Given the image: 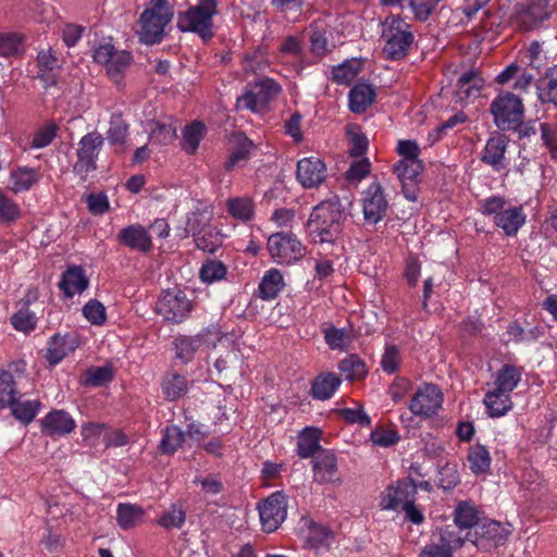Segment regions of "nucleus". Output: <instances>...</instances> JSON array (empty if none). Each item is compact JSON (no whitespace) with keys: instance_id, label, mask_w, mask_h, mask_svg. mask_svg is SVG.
Listing matches in <instances>:
<instances>
[{"instance_id":"a211bd4d","label":"nucleus","mask_w":557,"mask_h":557,"mask_svg":"<svg viewBox=\"0 0 557 557\" xmlns=\"http://www.w3.org/2000/svg\"><path fill=\"white\" fill-rule=\"evenodd\" d=\"M280 92V87L271 79L257 84L252 90L246 91L237 99V106L252 112L265 109L270 96Z\"/></svg>"},{"instance_id":"423d86ee","label":"nucleus","mask_w":557,"mask_h":557,"mask_svg":"<svg viewBox=\"0 0 557 557\" xmlns=\"http://www.w3.org/2000/svg\"><path fill=\"white\" fill-rule=\"evenodd\" d=\"M193 301L186 293L178 288H169L163 290L156 304V312L170 323H182L185 321L191 310Z\"/></svg>"},{"instance_id":"37998d69","label":"nucleus","mask_w":557,"mask_h":557,"mask_svg":"<svg viewBox=\"0 0 557 557\" xmlns=\"http://www.w3.org/2000/svg\"><path fill=\"white\" fill-rule=\"evenodd\" d=\"M346 134L350 144L349 154L354 158L363 157L369 148L368 137L358 124H349L346 127Z\"/></svg>"},{"instance_id":"473e14b6","label":"nucleus","mask_w":557,"mask_h":557,"mask_svg":"<svg viewBox=\"0 0 557 557\" xmlns=\"http://www.w3.org/2000/svg\"><path fill=\"white\" fill-rule=\"evenodd\" d=\"M206 133L207 127L201 121L196 120L186 125L183 128L182 149L188 154H194L200 141L205 138Z\"/></svg>"},{"instance_id":"69168bd1","label":"nucleus","mask_w":557,"mask_h":557,"mask_svg":"<svg viewBox=\"0 0 557 557\" xmlns=\"http://www.w3.org/2000/svg\"><path fill=\"white\" fill-rule=\"evenodd\" d=\"M341 418L349 424H359L360 426H370L371 419L363 410L359 408H343L338 410Z\"/></svg>"},{"instance_id":"4d7b16f0","label":"nucleus","mask_w":557,"mask_h":557,"mask_svg":"<svg viewBox=\"0 0 557 557\" xmlns=\"http://www.w3.org/2000/svg\"><path fill=\"white\" fill-rule=\"evenodd\" d=\"M400 350L396 345H386L381 358V368L387 374H393L400 367Z\"/></svg>"},{"instance_id":"de8ad7c7","label":"nucleus","mask_w":557,"mask_h":557,"mask_svg":"<svg viewBox=\"0 0 557 557\" xmlns=\"http://www.w3.org/2000/svg\"><path fill=\"white\" fill-rule=\"evenodd\" d=\"M186 520V509L181 503L172 504L158 519V524L162 528L181 529Z\"/></svg>"},{"instance_id":"9d476101","label":"nucleus","mask_w":557,"mask_h":557,"mask_svg":"<svg viewBox=\"0 0 557 557\" xmlns=\"http://www.w3.org/2000/svg\"><path fill=\"white\" fill-rule=\"evenodd\" d=\"M443 400V393L437 385L423 383L414 391L408 408L417 417L431 418L437 414Z\"/></svg>"},{"instance_id":"58836bf2","label":"nucleus","mask_w":557,"mask_h":557,"mask_svg":"<svg viewBox=\"0 0 557 557\" xmlns=\"http://www.w3.org/2000/svg\"><path fill=\"white\" fill-rule=\"evenodd\" d=\"M25 36L17 32L0 33V57H21L24 52Z\"/></svg>"},{"instance_id":"a878e982","label":"nucleus","mask_w":557,"mask_h":557,"mask_svg":"<svg viewBox=\"0 0 557 557\" xmlns=\"http://www.w3.org/2000/svg\"><path fill=\"white\" fill-rule=\"evenodd\" d=\"M89 281L84 270L78 265L70 267L59 282V288L65 297L72 298L75 294L83 293L88 287Z\"/></svg>"},{"instance_id":"7ed1b4c3","label":"nucleus","mask_w":557,"mask_h":557,"mask_svg":"<svg viewBox=\"0 0 557 557\" xmlns=\"http://www.w3.org/2000/svg\"><path fill=\"white\" fill-rule=\"evenodd\" d=\"M150 4L138 20V38L145 45L161 42L165 36L164 29L174 16V9L168 0H150Z\"/></svg>"},{"instance_id":"864d4df0","label":"nucleus","mask_w":557,"mask_h":557,"mask_svg":"<svg viewBox=\"0 0 557 557\" xmlns=\"http://www.w3.org/2000/svg\"><path fill=\"white\" fill-rule=\"evenodd\" d=\"M72 348V346H67L65 337L54 335L49 344L46 358L50 364L54 366L59 363Z\"/></svg>"},{"instance_id":"0eeeda50","label":"nucleus","mask_w":557,"mask_h":557,"mask_svg":"<svg viewBox=\"0 0 557 557\" xmlns=\"http://www.w3.org/2000/svg\"><path fill=\"white\" fill-rule=\"evenodd\" d=\"M510 534L509 528L495 520H484L474 532L463 534L466 541L471 542L478 549L490 552L504 545Z\"/></svg>"},{"instance_id":"412c9836","label":"nucleus","mask_w":557,"mask_h":557,"mask_svg":"<svg viewBox=\"0 0 557 557\" xmlns=\"http://www.w3.org/2000/svg\"><path fill=\"white\" fill-rule=\"evenodd\" d=\"M376 98L373 85L364 81H358L348 95V107L352 113H364Z\"/></svg>"},{"instance_id":"6e6d98bb","label":"nucleus","mask_w":557,"mask_h":557,"mask_svg":"<svg viewBox=\"0 0 557 557\" xmlns=\"http://www.w3.org/2000/svg\"><path fill=\"white\" fill-rule=\"evenodd\" d=\"M175 138L176 127L172 124L157 122L150 133V141L158 145L172 144Z\"/></svg>"},{"instance_id":"6e6552de","label":"nucleus","mask_w":557,"mask_h":557,"mask_svg":"<svg viewBox=\"0 0 557 557\" xmlns=\"http://www.w3.org/2000/svg\"><path fill=\"white\" fill-rule=\"evenodd\" d=\"M271 258L277 263L289 264L300 260L305 253V246L292 234L278 232L272 234L267 243Z\"/></svg>"},{"instance_id":"4468645a","label":"nucleus","mask_w":557,"mask_h":557,"mask_svg":"<svg viewBox=\"0 0 557 557\" xmlns=\"http://www.w3.org/2000/svg\"><path fill=\"white\" fill-rule=\"evenodd\" d=\"M412 499H416L414 480L407 478L385 488L381 495L380 507L383 510L397 511Z\"/></svg>"},{"instance_id":"79ce46f5","label":"nucleus","mask_w":557,"mask_h":557,"mask_svg":"<svg viewBox=\"0 0 557 557\" xmlns=\"http://www.w3.org/2000/svg\"><path fill=\"white\" fill-rule=\"evenodd\" d=\"M338 369L348 381H359L366 377L368 371L363 360L357 355H349L344 358Z\"/></svg>"},{"instance_id":"6ab92c4d","label":"nucleus","mask_w":557,"mask_h":557,"mask_svg":"<svg viewBox=\"0 0 557 557\" xmlns=\"http://www.w3.org/2000/svg\"><path fill=\"white\" fill-rule=\"evenodd\" d=\"M454 522L455 525L451 527L455 529V532L460 534L474 532L476 525L482 522L475 504L471 500L459 502L454 510Z\"/></svg>"},{"instance_id":"13d9d810","label":"nucleus","mask_w":557,"mask_h":557,"mask_svg":"<svg viewBox=\"0 0 557 557\" xmlns=\"http://www.w3.org/2000/svg\"><path fill=\"white\" fill-rule=\"evenodd\" d=\"M541 139L553 159L557 160V124L540 123Z\"/></svg>"},{"instance_id":"5701e85b","label":"nucleus","mask_w":557,"mask_h":557,"mask_svg":"<svg viewBox=\"0 0 557 557\" xmlns=\"http://www.w3.org/2000/svg\"><path fill=\"white\" fill-rule=\"evenodd\" d=\"M117 239L131 249L148 252L152 248V240L148 232L139 224L122 228Z\"/></svg>"},{"instance_id":"4be33fe9","label":"nucleus","mask_w":557,"mask_h":557,"mask_svg":"<svg viewBox=\"0 0 557 557\" xmlns=\"http://www.w3.org/2000/svg\"><path fill=\"white\" fill-rule=\"evenodd\" d=\"M527 215L522 206L505 208L495 216L493 223L496 227L503 230L505 235L513 237L519 230L525 224Z\"/></svg>"},{"instance_id":"72a5a7b5","label":"nucleus","mask_w":557,"mask_h":557,"mask_svg":"<svg viewBox=\"0 0 557 557\" xmlns=\"http://www.w3.org/2000/svg\"><path fill=\"white\" fill-rule=\"evenodd\" d=\"M20 398L21 394L8 405V408L11 409V413L16 420L21 421L23 424H29L37 416L41 404L38 400L22 401Z\"/></svg>"},{"instance_id":"2f4dec72","label":"nucleus","mask_w":557,"mask_h":557,"mask_svg":"<svg viewBox=\"0 0 557 557\" xmlns=\"http://www.w3.org/2000/svg\"><path fill=\"white\" fill-rule=\"evenodd\" d=\"M235 144L234 150L231 152L227 161L224 164L226 171H232L235 166L239 165L249 159L250 152L253 149V143L243 133L233 135Z\"/></svg>"},{"instance_id":"20e7f679","label":"nucleus","mask_w":557,"mask_h":557,"mask_svg":"<svg viewBox=\"0 0 557 557\" xmlns=\"http://www.w3.org/2000/svg\"><path fill=\"white\" fill-rule=\"evenodd\" d=\"M219 13L218 0H199L196 5L177 14V28L197 34L203 41L214 36L213 17Z\"/></svg>"},{"instance_id":"393cba45","label":"nucleus","mask_w":557,"mask_h":557,"mask_svg":"<svg viewBox=\"0 0 557 557\" xmlns=\"http://www.w3.org/2000/svg\"><path fill=\"white\" fill-rule=\"evenodd\" d=\"M484 79L480 74L470 70L460 75L457 82V96L460 101L470 103L480 97Z\"/></svg>"},{"instance_id":"e2e57ef3","label":"nucleus","mask_w":557,"mask_h":557,"mask_svg":"<svg viewBox=\"0 0 557 557\" xmlns=\"http://www.w3.org/2000/svg\"><path fill=\"white\" fill-rule=\"evenodd\" d=\"M114 372L112 367H97L87 371L86 384L90 386H101L112 381Z\"/></svg>"},{"instance_id":"5fc2aeb1","label":"nucleus","mask_w":557,"mask_h":557,"mask_svg":"<svg viewBox=\"0 0 557 557\" xmlns=\"http://www.w3.org/2000/svg\"><path fill=\"white\" fill-rule=\"evenodd\" d=\"M350 163L345 173V178L349 183H359L364 180L371 172V162L368 158L360 157Z\"/></svg>"},{"instance_id":"9b49d317","label":"nucleus","mask_w":557,"mask_h":557,"mask_svg":"<svg viewBox=\"0 0 557 557\" xmlns=\"http://www.w3.org/2000/svg\"><path fill=\"white\" fill-rule=\"evenodd\" d=\"M103 144L104 138L98 132H90L83 136L78 143L77 161L73 166L74 173L85 178L89 172L95 171L97 169L96 161Z\"/></svg>"},{"instance_id":"680f3d73","label":"nucleus","mask_w":557,"mask_h":557,"mask_svg":"<svg viewBox=\"0 0 557 557\" xmlns=\"http://www.w3.org/2000/svg\"><path fill=\"white\" fill-rule=\"evenodd\" d=\"M296 451L300 458L313 457V426H306L299 432Z\"/></svg>"},{"instance_id":"0e129e2a","label":"nucleus","mask_w":557,"mask_h":557,"mask_svg":"<svg viewBox=\"0 0 557 557\" xmlns=\"http://www.w3.org/2000/svg\"><path fill=\"white\" fill-rule=\"evenodd\" d=\"M370 440L376 446L391 447L399 442L400 436L393 429H376L371 432Z\"/></svg>"},{"instance_id":"b1692460","label":"nucleus","mask_w":557,"mask_h":557,"mask_svg":"<svg viewBox=\"0 0 557 557\" xmlns=\"http://www.w3.org/2000/svg\"><path fill=\"white\" fill-rule=\"evenodd\" d=\"M42 432L50 436H61L71 433L76 424L74 419L64 410H53L41 421Z\"/></svg>"},{"instance_id":"09e8293b","label":"nucleus","mask_w":557,"mask_h":557,"mask_svg":"<svg viewBox=\"0 0 557 557\" xmlns=\"http://www.w3.org/2000/svg\"><path fill=\"white\" fill-rule=\"evenodd\" d=\"M185 434L176 425H170L165 429L159 448L163 454H174L183 444Z\"/></svg>"},{"instance_id":"f03ea898","label":"nucleus","mask_w":557,"mask_h":557,"mask_svg":"<svg viewBox=\"0 0 557 557\" xmlns=\"http://www.w3.org/2000/svg\"><path fill=\"white\" fill-rule=\"evenodd\" d=\"M381 37L386 60L399 61L407 57L414 42L411 25L398 15L389 14L382 22Z\"/></svg>"},{"instance_id":"c9c22d12","label":"nucleus","mask_w":557,"mask_h":557,"mask_svg":"<svg viewBox=\"0 0 557 557\" xmlns=\"http://www.w3.org/2000/svg\"><path fill=\"white\" fill-rule=\"evenodd\" d=\"M284 285L282 273L277 269H271L265 272L259 284V296L265 300L274 299Z\"/></svg>"},{"instance_id":"c756f323","label":"nucleus","mask_w":557,"mask_h":557,"mask_svg":"<svg viewBox=\"0 0 557 557\" xmlns=\"http://www.w3.org/2000/svg\"><path fill=\"white\" fill-rule=\"evenodd\" d=\"M537 97L541 103L557 107V64L548 67L540 79Z\"/></svg>"},{"instance_id":"774afa93","label":"nucleus","mask_w":557,"mask_h":557,"mask_svg":"<svg viewBox=\"0 0 557 557\" xmlns=\"http://www.w3.org/2000/svg\"><path fill=\"white\" fill-rule=\"evenodd\" d=\"M21 210L18 206L5 195L0 193V222L11 223L20 218Z\"/></svg>"},{"instance_id":"4c0bfd02","label":"nucleus","mask_w":557,"mask_h":557,"mask_svg":"<svg viewBox=\"0 0 557 557\" xmlns=\"http://www.w3.org/2000/svg\"><path fill=\"white\" fill-rule=\"evenodd\" d=\"M324 342L332 350L345 351L351 343V337L345 329H337L333 324L321 325Z\"/></svg>"},{"instance_id":"bb28decb","label":"nucleus","mask_w":557,"mask_h":557,"mask_svg":"<svg viewBox=\"0 0 557 557\" xmlns=\"http://www.w3.org/2000/svg\"><path fill=\"white\" fill-rule=\"evenodd\" d=\"M161 389L165 400L176 401L188 393L189 384L186 376L172 370L162 377Z\"/></svg>"},{"instance_id":"f8f14e48","label":"nucleus","mask_w":557,"mask_h":557,"mask_svg":"<svg viewBox=\"0 0 557 557\" xmlns=\"http://www.w3.org/2000/svg\"><path fill=\"white\" fill-rule=\"evenodd\" d=\"M257 509L264 532L271 533L286 519L287 500L283 492L272 493L269 497L258 503Z\"/></svg>"},{"instance_id":"aec40b11","label":"nucleus","mask_w":557,"mask_h":557,"mask_svg":"<svg viewBox=\"0 0 557 557\" xmlns=\"http://www.w3.org/2000/svg\"><path fill=\"white\" fill-rule=\"evenodd\" d=\"M552 0H530L518 11V21L525 29H532L539 23L549 18L553 8Z\"/></svg>"},{"instance_id":"dca6fc26","label":"nucleus","mask_w":557,"mask_h":557,"mask_svg":"<svg viewBox=\"0 0 557 557\" xmlns=\"http://www.w3.org/2000/svg\"><path fill=\"white\" fill-rule=\"evenodd\" d=\"M94 60L104 64L109 76L116 78L129 66L132 55L125 50L117 51L112 45L106 44L95 50Z\"/></svg>"},{"instance_id":"39448f33","label":"nucleus","mask_w":557,"mask_h":557,"mask_svg":"<svg viewBox=\"0 0 557 557\" xmlns=\"http://www.w3.org/2000/svg\"><path fill=\"white\" fill-rule=\"evenodd\" d=\"M490 112L495 126L499 131H517L523 122L524 106L519 96L510 91H500L492 100Z\"/></svg>"},{"instance_id":"1a4fd4ad","label":"nucleus","mask_w":557,"mask_h":557,"mask_svg":"<svg viewBox=\"0 0 557 557\" xmlns=\"http://www.w3.org/2000/svg\"><path fill=\"white\" fill-rule=\"evenodd\" d=\"M361 206L364 222L376 225L385 219L389 203L380 182H372L361 193Z\"/></svg>"},{"instance_id":"3c124183","label":"nucleus","mask_w":557,"mask_h":557,"mask_svg":"<svg viewBox=\"0 0 557 557\" xmlns=\"http://www.w3.org/2000/svg\"><path fill=\"white\" fill-rule=\"evenodd\" d=\"M194 238L197 248L205 252L214 253L219 247L222 246V240L219 233L212 230H201L194 233Z\"/></svg>"},{"instance_id":"bf43d9fd","label":"nucleus","mask_w":557,"mask_h":557,"mask_svg":"<svg viewBox=\"0 0 557 557\" xmlns=\"http://www.w3.org/2000/svg\"><path fill=\"white\" fill-rule=\"evenodd\" d=\"M83 314L91 324L95 325H102L107 321L106 308L96 299L89 300L83 307Z\"/></svg>"},{"instance_id":"cd10ccee","label":"nucleus","mask_w":557,"mask_h":557,"mask_svg":"<svg viewBox=\"0 0 557 557\" xmlns=\"http://www.w3.org/2000/svg\"><path fill=\"white\" fill-rule=\"evenodd\" d=\"M486 413L491 418H500L507 414L513 407L511 394L497 392L495 388L487 391L483 398Z\"/></svg>"},{"instance_id":"338daca9","label":"nucleus","mask_w":557,"mask_h":557,"mask_svg":"<svg viewBox=\"0 0 557 557\" xmlns=\"http://www.w3.org/2000/svg\"><path fill=\"white\" fill-rule=\"evenodd\" d=\"M296 178L304 188L313 187V162L311 158H304L298 161Z\"/></svg>"},{"instance_id":"f3484780","label":"nucleus","mask_w":557,"mask_h":557,"mask_svg":"<svg viewBox=\"0 0 557 557\" xmlns=\"http://www.w3.org/2000/svg\"><path fill=\"white\" fill-rule=\"evenodd\" d=\"M509 139L506 135L495 133L488 137L481 151L480 160L490 165L495 172L505 170L508 165L506 151Z\"/></svg>"},{"instance_id":"8fccbe9b","label":"nucleus","mask_w":557,"mask_h":557,"mask_svg":"<svg viewBox=\"0 0 557 557\" xmlns=\"http://www.w3.org/2000/svg\"><path fill=\"white\" fill-rule=\"evenodd\" d=\"M226 207L233 218L244 222L251 220L253 215V203L249 198H231Z\"/></svg>"},{"instance_id":"f704fd0d","label":"nucleus","mask_w":557,"mask_h":557,"mask_svg":"<svg viewBox=\"0 0 557 557\" xmlns=\"http://www.w3.org/2000/svg\"><path fill=\"white\" fill-rule=\"evenodd\" d=\"M467 460L469 468L475 475L484 474L491 468V455L486 446L475 444L469 448Z\"/></svg>"},{"instance_id":"7c9ffc66","label":"nucleus","mask_w":557,"mask_h":557,"mask_svg":"<svg viewBox=\"0 0 557 557\" xmlns=\"http://www.w3.org/2000/svg\"><path fill=\"white\" fill-rule=\"evenodd\" d=\"M203 343L205 337L201 334L195 336L180 335L174 341L175 357L186 364L194 359Z\"/></svg>"},{"instance_id":"a19ab883","label":"nucleus","mask_w":557,"mask_h":557,"mask_svg":"<svg viewBox=\"0 0 557 557\" xmlns=\"http://www.w3.org/2000/svg\"><path fill=\"white\" fill-rule=\"evenodd\" d=\"M144 509L134 504H120L116 509L117 524L124 529H132L141 522Z\"/></svg>"},{"instance_id":"2eb2a0df","label":"nucleus","mask_w":557,"mask_h":557,"mask_svg":"<svg viewBox=\"0 0 557 557\" xmlns=\"http://www.w3.org/2000/svg\"><path fill=\"white\" fill-rule=\"evenodd\" d=\"M322 431L315 428V482H337L341 480L337 458L332 450L324 449L319 444Z\"/></svg>"},{"instance_id":"c85d7f7f","label":"nucleus","mask_w":557,"mask_h":557,"mask_svg":"<svg viewBox=\"0 0 557 557\" xmlns=\"http://www.w3.org/2000/svg\"><path fill=\"white\" fill-rule=\"evenodd\" d=\"M523 369L515 364L505 363L494 374L493 388L497 392H506L511 394L518 386L522 377Z\"/></svg>"},{"instance_id":"ea45409f","label":"nucleus","mask_w":557,"mask_h":557,"mask_svg":"<svg viewBox=\"0 0 557 557\" xmlns=\"http://www.w3.org/2000/svg\"><path fill=\"white\" fill-rule=\"evenodd\" d=\"M362 63L358 59L346 60L332 69V79L341 85L350 84L361 72Z\"/></svg>"},{"instance_id":"ddd939ff","label":"nucleus","mask_w":557,"mask_h":557,"mask_svg":"<svg viewBox=\"0 0 557 557\" xmlns=\"http://www.w3.org/2000/svg\"><path fill=\"white\" fill-rule=\"evenodd\" d=\"M466 537L455 532L451 525L441 528L438 534L422 548L420 557H453V552L465 544Z\"/></svg>"},{"instance_id":"e433bc0d","label":"nucleus","mask_w":557,"mask_h":557,"mask_svg":"<svg viewBox=\"0 0 557 557\" xmlns=\"http://www.w3.org/2000/svg\"><path fill=\"white\" fill-rule=\"evenodd\" d=\"M342 379L334 372H321L315 375V399L327 400L339 388Z\"/></svg>"},{"instance_id":"49530a36","label":"nucleus","mask_w":557,"mask_h":557,"mask_svg":"<svg viewBox=\"0 0 557 557\" xmlns=\"http://www.w3.org/2000/svg\"><path fill=\"white\" fill-rule=\"evenodd\" d=\"M424 164L419 161H397L393 165V173L397 175L400 183H416L418 176L423 172Z\"/></svg>"},{"instance_id":"603ef678","label":"nucleus","mask_w":557,"mask_h":557,"mask_svg":"<svg viewBox=\"0 0 557 557\" xmlns=\"http://www.w3.org/2000/svg\"><path fill=\"white\" fill-rule=\"evenodd\" d=\"M128 134V125L121 113H114L110 119L108 139L112 145H122Z\"/></svg>"},{"instance_id":"c03bdc74","label":"nucleus","mask_w":557,"mask_h":557,"mask_svg":"<svg viewBox=\"0 0 557 557\" xmlns=\"http://www.w3.org/2000/svg\"><path fill=\"white\" fill-rule=\"evenodd\" d=\"M39 173L35 169L18 168L11 174V189L14 193L28 190L34 184L39 181Z\"/></svg>"},{"instance_id":"f257e3e1","label":"nucleus","mask_w":557,"mask_h":557,"mask_svg":"<svg viewBox=\"0 0 557 557\" xmlns=\"http://www.w3.org/2000/svg\"><path fill=\"white\" fill-rule=\"evenodd\" d=\"M345 221V209L337 195L321 200L315 205V235L320 237L319 255L338 256L336 250L341 247L336 239L342 233V224Z\"/></svg>"},{"instance_id":"052dcab7","label":"nucleus","mask_w":557,"mask_h":557,"mask_svg":"<svg viewBox=\"0 0 557 557\" xmlns=\"http://www.w3.org/2000/svg\"><path fill=\"white\" fill-rule=\"evenodd\" d=\"M226 267L218 260L208 261L200 269V277L203 282L212 283L222 280L226 275Z\"/></svg>"},{"instance_id":"a18cd8bd","label":"nucleus","mask_w":557,"mask_h":557,"mask_svg":"<svg viewBox=\"0 0 557 557\" xmlns=\"http://www.w3.org/2000/svg\"><path fill=\"white\" fill-rule=\"evenodd\" d=\"M20 395L15 376L9 370H0V408H7Z\"/></svg>"}]
</instances>
